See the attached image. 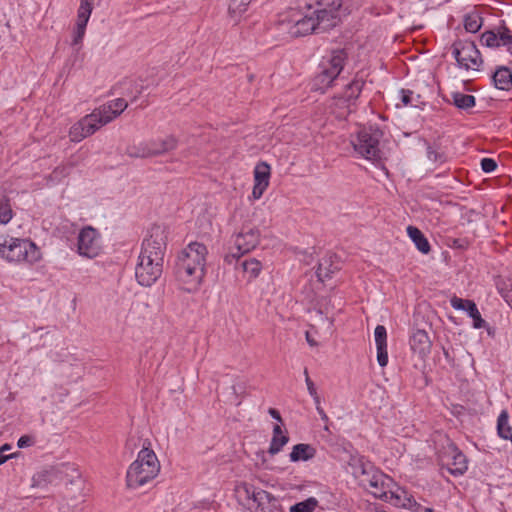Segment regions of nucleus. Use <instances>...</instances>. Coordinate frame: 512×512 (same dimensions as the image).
Returning <instances> with one entry per match:
<instances>
[{
  "instance_id": "obj_1",
  "label": "nucleus",
  "mask_w": 512,
  "mask_h": 512,
  "mask_svg": "<svg viewBox=\"0 0 512 512\" xmlns=\"http://www.w3.org/2000/svg\"><path fill=\"white\" fill-rule=\"evenodd\" d=\"M208 249L200 242H191L178 254L175 277L179 288L187 293H196L206 276Z\"/></svg>"
},
{
  "instance_id": "obj_2",
  "label": "nucleus",
  "mask_w": 512,
  "mask_h": 512,
  "mask_svg": "<svg viewBox=\"0 0 512 512\" xmlns=\"http://www.w3.org/2000/svg\"><path fill=\"white\" fill-rule=\"evenodd\" d=\"M166 250L165 231L160 226L152 227L144 239L135 267V277L141 286L153 285L162 275Z\"/></svg>"
},
{
  "instance_id": "obj_3",
  "label": "nucleus",
  "mask_w": 512,
  "mask_h": 512,
  "mask_svg": "<svg viewBox=\"0 0 512 512\" xmlns=\"http://www.w3.org/2000/svg\"><path fill=\"white\" fill-rule=\"evenodd\" d=\"M127 107L128 102L124 98H115L96 107L70 127V140L75 143L81 142L119 117Z\"/></svg>"
},
{
  "instance_id": "obj_4",
  "label": "nucleus",
  "mask_w": 512,
  "mask_h": 512,
  "mask_svg": "<svg viewBox=\"0 0 512 512\" xmlns=\"http://www.w3.org/2000/svg\"><path fill=\"white\" fill-rule=\"evenodd\" d=\"M145 441L136 459L128 466L126 471V486L130 490H138L154 481L161 471L160 461Z\"/></svg>"
},
{
  "instance_id": "obj_5",
  "label": "nucleus",
  "mask_w": 512,
  "mask_h": 512,
  "mask_svg": "<svg viewBox=\"0 0 512 512\" xmlns=\"http://www.w3.org/2000/svg\"><path fill=\"white\" fill-rule=\"evenodd\" d=\"M0 258L8 263L32 265L41 260V252L29 239L0 237Z\"/></svg>"
},
{
  "instance_id": "obj_6",
  "label": "nucleus",
  "mask_w": 512,
  "mask_h": 512,
  "mask_svg": "<svg viewBox=\"0 0 512 512\" xmlns=\"http://www.w3.org/2000/svg\"><path fill=\"white\" fill-rule=\"evenodd\" d=\"M278 24L291 37H301L317 30L321 31V25L308 5L305 11L291 8L282 13L279 16Z\"/></svg>"
},
{
  "instance_id": "obj_7",
  "label": "nucleus",
  "mask_w": 512,
  "mask_h": 512,
  "mask_svg": "<svg viewBox=\"0 0 512 512\" xmlns=\"http://www.w3.org/2000/svg\"><path fill=\"white\" fill-rule=\"evenodd\" d=\"M361 484L374 497L396 506L403 505L405 492L396 485L391 477L382 472L375 469L370 476L361 479Z\"/></svg>"
},
{
  "instance_id": "obj_8",
  "label": "nucleus",
  "mask_w": 512,
  "mask_h": 512,
  "mask_svg": "<svg viewBox=\"0 0 512 512\" xmlns=\"http://www.w3.org/2000/svg\"><path fill=\"white\" fill-rule=\"evenodd\" d=\"M347 60L344 50H334L326 57H323L319 71L313 79L312 89L324 92L331 87L335 79L340 75Z\"/></svg>"
},
{
  "instance_id": "obj_9",
  "label": "nucleus",
  "mask_w": 512,
  "mask_h": 512,
  "mask_svg": "<svg viewBox=\"0 0 512 512\" xmlns=\"http://www.w3.org/2000/svg\"><path fill=\"white\" fill-rule=\"evenodd\" d=\"M351 145L354 151L362 158L378 163L382 160L380 149V134L377 131L361 129L355 135L351 136Z\"/></svg>"
},
{
  "instance_id": "obj_10",
  "label": "nucleus",
  "mask_w": 512,
  "mask_h": 512,
  "mask_svg": "<svg viewBox=\"0 0 512 512\" xmlns=\"http://www.w3.org/2000/svg\"><path fill=\"white\" fill-rule=\"evenodd\" d=\"M260 236V230L256 226H243L241 231L234 236V247L237 251L229 253L225 260L232 263L233 260L254 250L260 243Z\"/></svg>"
},
{
  "instance_id": "obj_11",
  "label": "nucleus",
  "mask_w": 512,
  "mask_h": 512,
  "mask_svg": "<svg viewBox=\"0 0 512 512\" xmlns=\"http://www.w3.org/2000/svg\"><path fill=\"white\" fill-rule=\"evenodd\" d=\"M76 247L81 257L96 258L102 251L100 232L90 225L83 227L78 233Z\"/></svg>"
},
{
  "instance_id": "obj_12",
  "label": "nucleus",
  "mask_w": 512,
  "mask_h": 512,
  "mask_svg": "<svg viewBox=\"0 0 512 512\" xmlns=\"http://www.w3.org/2000/svg\"><path fill=\"white\" fill-rule=\"evenodd\" d=\"M177 144L178 141L174 136L167 135L141 142L130 154L141 158L157 156L174 150Z\"/></svg>"
},
{
  "instance_id": "obj_13",
  "label": "nucleus",
  "mask_w": 512,
  "mask_h": 512,
  "mask_svg": "<svg viewBox=\"0 0 512 512\" xmlns=\"http://www.w3.org/2000/svg\"><path fill=\"white\" fill-rule=\"evenodd\" d=\"M453 55L458 65L466 70L478 71L483 63L480 52L472 41H456L453 44Z\"/></svg>"
},
{
  "instance_id": "obj_14",
  "label": "nucleus",
  "mask_w": 512,
  "mask_h": 512,
  "mask_svg": "<svg viewBox=\"0 0 512 512\" xmlns=\"http://www.w3.org/2000/svg\"><path fill=\"white\" fill-rule=\"evenodd\" d=\"M308 6L321 25V31H325L335 26L342 0H316Z\"/></svg>"
},
{
  "instance_id": "obj_15",
  "label": "nucleus",
  "mask_w": 512,
  "mask_h": 512,
  "mask_svg": "<svg viewBox=\"0 0 512 512\" xmlns=\"http://www.w3.org/2000/svg\"><path fill=\"white\" fill-rule=\"evenodd\" d=\"M238 492L244 493L248 500H252L258 512H281L279 501L265 490L244 483L239 486Z\"/></svg>"
},
{
  "instance_id": "obj_16",
  "label": "nucleus",
  "mask_w": 512,
  "mask_h": 512,
  "mask_svg": "<svg viewBox=\"0 0 512 512\" xmlns=\"http://www.w3.org/2000/svg\"><path fill=\"white\" fill-rule=\"evenodd\" d=\"M271 167L266 162H259L253 170V188L249 200H259L270 184Z\"/></svg>"
},
{
  "instance_id": "obj_17",
  "label": "nucleus",
  "mask_w": 512,
  "mask_h": 512,
  "mask_svg": "<svg viewBox=\"0 0 512 512\" xmlns=\"http://www.w3.org/2000/svg\"><path fill=\"white\" fill-rule=\"evenodd\" d=\"M481 42L487 47H507L512 54V34L506 27H499L497 31H486L481 36Z\"/></svg>"
},
{
  "instance_id": "obj_18",
  "label": "nucleus",
  "mask_w": 512,
  "mask_h": 512,
  "mask_svg": "<svg viewBox=\"0 0 512 512\" xmlns=\"http://www.w3.org/2000/svg\"><path fill=\"white\" fill-rule=\"evenodd\" d=\"M348 465L351 468L354 477L358 478L360 481L361 479L370 476V474L375 470L373 464L364 456L359 454L351 455Z\"/></svg>"
},
{
  "instance_id": "obj_19",
  "label": "nucleus",
  "mask_w": 512,
  "mask_h": 512,
  "mask_svg": "<svg viewBox=\"0 0 512 512\" xmlns=\"http://www.w3.org/2000/svg\"><path fill=\"white\" fill-rule=\"evenodd\" d=\"M374 340L377 349V362L381 367L388 364L387 330L383 325H377L374 330Z\"/></svg>"
},
{
  "instance_id": "obj_20",
  "label": "nucleus",
  "mask_w": 512,
  "mask_h": 512,
  "mask_svg": "<svg viewBox=\"0 0 512 512\" xmlns=\"http://www.w3.org/2000/svg\"><path fill=\"white\" fill-rule=\"evenodd\" d=\"M410 347L419 357H426L431 350V341L425 330H416L410 337Z\"/></svg>"
},
{
  "instance_id": "obj_21",
  "label": "nucleus",
  "mask_w": 512,
  "mask_h": 512,
  "mask_svg": "<svg viewBox=\"0 0 512 512\" xmlns=\"http://www.w3.org/2000/svg\"><path fill=\"white\" fill-rule=\"evenodd\" d=\"M315 455L316 449L312 445L299 443L292 447L289 459L291 462L308 461L314 458Z\"/></svg>"
},
{
  "instance_id": "obj_22",
  "label": "nucleus",
  "mask_w": 512,
  "mask_h": 512,
  "mask_svg": "<svg viewBox=\"0 0 512 512\" xmlns=\"http://www.w3.org/2000/svg\"><path fill=\"white\" fill-rule=\"evenodd\" d=\"M407 234L412 242L415 244L416 248L423 254H428L431 250V246L428 242V239L422 233L420 229L415 226L407 227Z\"/></svg>"
},
{
  "instance_id": "obj_23",
  "label": "nucleus",
  "mask_w": 512,
  "mask_h": 512,
  "mask_svg": "<svg viewBox=\"0 0 512 512\" xmlns=\"http://www.w3.org/2000/svg\"><path fill=\"white\" fill-rule=\"evenodd\" d=\"M240 268L248 281L256 279L262 272L263 265L256 258H247L240 262Z\"/></svg>"
},
{
  "instance_id": "obj_24",
  "label": "nucleus",
  "mask_w": 512,
  "mask_h": 512,
  "mask_svg": "<svg viewBox=\"0 0 512 512\" xmlns=\"http://www.w3.org/2000/svg\"><path fill=\"white\" fill-rule=\"evenodd\" d=\"M289 437L282 430L280 425H275L273 428V436L269 446V454L275 455L279 453L282 448L288 443Z\"/></svg>"
},
{
  "instance_id": "obj_25",
  "label": "nucleus",
  "mask_w": 512,
  "mask_h": 512,
  "mask_svg": "<svg viewBox=\"0 0 512 512\" xmlns=\"http://www.w3.org/2000/svg\"><path fill=\"white\" fill-rule=\"evenodd\" d=\"M493 82L497 89L508 91L512 87V72L507 67H499L494 75Z\"/></svg>"
},
{
  "instance_id": "obj_26",
  "label": "nucleus",
  "mask_w": 512,
  "mask_h": 512,
  "mask_svg": "<svg viewBox=\"0 0 512 512\" xmlns=\"http://www.w3.org/2000/svg\"><path fill=\"white\" fill-rule=\"evenodd\" d=\"M448 465V469L453 475H462L468 469L466 456L456 448L452 451V461Z\"/></svg>"
},
{
  "instance_id": "obj_27",
  "label": "nucleus",
  "mask_w": 512,
  "mask_h": 512,
  "mask_svg": "<svg viewBox=\"0 0 512 512\" xmlns=\"http://www.w3.org/2000/svg\"><path fill=\"white\" fill-rule=\"evenodd\" d=\"M338 269L339 267L333 263L332 256L325 257L319 262L316 271L317 277L320 281L324 282L326 279H329Z\"/></svg>"
},
{
  "instance_id": "obj_28",
  "label": "nucleus",
  "mask_w": 512,
  "mask_h": 512,
  "mask_svg": "<svg viewBox=\"0 0 512 512\" xmlns=\"http://www.w3.org/2000/svg\"><path fill=\"white\" fill-rule=\"evenodd\" d=\"M497 432L502 439L510 440L512 438V428L509 424V415L506 410H503L498 416Z\"/></svg>"
},
{
  "instance_id": "obj_29",
  "label": "nucleus",
  "mask_w": 512,
  "mask_h": 512,
  "mask_svg": "<svg viewBox=\"0 0 512 512\" xmlns=\"http://www.w3.org/2000/svg\"><path fill=\"white\" fill-rule=\"evenodd\" d=\"M453 104L462 110H468L475 106L476 100L473 95L464 94L461 92H453L451 94Z\"/></svg>"
},
{
  "instance_id": "obj_30",
  "label": "nucleus",
  "mask_w": 512,
  "mask_h": 512,
  "mask_svg": "<svg viewBox=\"0 0 512 512\" xmlns=\"http://www.w3.org/2000/svg\"><path fill=\"white\" fill-rule=\"evenodd\" d=\"M93 3L87 0H80V5L77 10L76 23L88 24L90 16L93 11Z\"/></svg>"
},
{
  "instance_id": "obj_31",
  "label": "nucleus",
  "mask_w": 512,
  "mask_h": 512,
  "mask_svg": "<svg viewBox=\"0 0 512 512\" xmlns=\"http://www.w3.org/2000/svg\"><path fill=\"white\" fill-rule=\"evenodd\" d=\"M318 505V501L314 497H310L304 501L292 505L289 509L290 512H313Z\"/></svg>"
},
{
  "instance_id": "obj_32",
  "label": "nucleus",
  "mask_w": 512,
  "mask_h": 512,
  "mask_svg": "<svg viewBox=\"0 0 512 512\" xmlns=\"http://www.w3.org/2000/svg\"><path fill=\"white\" fill-rule=\"evenodd\" d=\"M482 26V19L477 13L466 15L464 19V28L469 33H476Z\"/></svg>"
},
{
  "instance_id": "obj_33",
  "label": "nucleus",
  "mask_w": 512,
  "mask_h": 512,
  "mask_svg": "<svg viewBox=\"0 0 512 512\" xmlns=\"http://www.w3.org/2000/svg\"><path fill=\"white\" fill-rule=\"evenodd\" d=\"M13 210L7 198L0 199V225L8 224L13 218Z\"/></svg>"
},
{
  "instance_id": "obj_34",
  "label": "nucleus",
  "mask_w": 512,
  "mask_h": 512,
  "mask_svg": "<svg viewBox=\"0 0 512 512\" xmlns=\"http://www.w3.org/2000/svg\"><path fill=\"white\" fill-rule=\"evenodd\" d=\"M252 0H230L228 12L231 15H241L248 10Z\"/></svg>"
},
{
  "instance_id": "obj_35",
  "label": "nucleus",
  "mask_w": 512,
  "mask_h": 512,
  "mask_svg": "<svg viewBox=\"0 0 512 512\" xmlns=\"http://www.w3.org/2000/svg\"><path fill=\"white\" fill-rule=\"evenodd\" d=\"M363 86H364V81L363 80H361V79H354L347 86V89H346V92H345L346 97L348 99L357 98L360 95Z\"/></svg>"
},
{
  "instance_id": "obj_36",
  "label": "nucleus",
  "mask_w": 512,
  "mask_h": 512,
  "mask_svg": "<svg viewBox=\"0 0 512 512\" xmlns=\"http://www.w3.org/2000/svg\"><path fill=\"white\" fill-rule=\"evenodd\" d=\"M450 304L455 310H462L466 311L467 313L470 311V306L475 305L472 300L462 299L457 296H453L450 299Z\"/></svg>"
},
{
  "instance_id": "obj_37",
  "label": "nucleus",
  "mask_w": 512,
  "mask_h": 512,
  "mask_svg": "<svg viewBox=\"0 0 512 512\" xmlns=\"http://www.w3.org/2000/svg\"><path fill=\"white\" fill-rule=\"evenodd\" d=\"M468 315L473 320V328L480 329L486 326V321L482 318L476 304L470 306V311L468 312Z\"/></svg>"
},
{
  "instance_id": "obj_38",
  "label": "nucleus",
  "mask_w": 512,
  "mask_h": 512,
  "mask_svg": "<svg viewBox=\"0 0 512 512\" xmlns=\"http://www.w3.org/2000/svg\"><path fill=\"white\" fill-rule=\"evenodd\" d=\"M86 24L75 23L73 31L72 45H80L86 33Z\"/></svg>"
},
{
  "instance_id": "obj_39",
  "label": "nucleus",
  "mask_w": 512,
  "mask_h": 512,
  "mask_svg": "<svg viewBox=\"0 0 512 512\" xmlns=\"http://www.w3.org/2000/svg\"><path fill=\"white\" fill-rule=\"evenodd\" d=\"M398 97L401 100L402 106H417L414 101V93L411 90L401 89L398 92Z\"/></svg>"
},
{
  "instance_id": "obj_40",
  "label": "nucleus",
  "mask_w": 512,
  "mask_h": 512,
  "mask_svg": "<svg viewBox=\"0 0 512 512\" xmlns=\"http://www.w3.org/2000/svg\"><path fill=\"white\" fill-rule=\"evenodd\" d=\"M304 374H305V382L307 385L308 392L313 397L314 401L318 404L320 402L319 396H318V393H317L314 383L312 382V380L310 379V377L308 375L307 369H305Z\"/></svg>"
},
{
  "instance_id": "obj_41",
  "label": "nucleus",
  "mask_w": 512,
  "mask_h": 512,
  "mask_svg": "<svg viewBox=\"0 0 512 512\" xmlns=\"http://www.w3.org/2000/svg\"><path fill=\"white\" fill-rule=\"evenodd\" d=\"M480 165H481L482 170L485 173H491V172L495 171L497 168V163L492 158H483L481 160Z\"/></svg>"
},
{
  "instance_id": "obj_42",
  "label": "nucleus",
  "mask_w": 512,
  "mask_h": 512,
  "mask_svg": "<svg viewBox=\"0 0 512 512\" xmlns=\"http://www.w3.org/2000/svg\"><path fill=\"white\" fill-rule=\"evenodd\" d=\"M35 444V439L31 435H23L17 441V446L20 449L31 447Z\"/></svg>"
},
{
  "instance_id": "obj_43",
  "label": "nucleus",
  "mask_w": 512,
  "mask_h": 512,
  "mask_svg": "<svg viewBox=\"0 0 512 512\" xmlns=\"http://www.w3.org/2000/svg\"><path fill=\"white\" fill-rule=\"evenodd\" d=\"M18 457V453H11L9 455H4V453L0 452V465L4 464L6 461Z\"/></svg>"
},
{
  "instance_id": "obj_44",
  "label": "nucleus",
  "mask_w": 512,
  "mask_h": 512,
  "mask_svg": "<svg viewBox=\"0 0 512 512\" xmlns=\"http://www.w3.org/2000/svg\"><path fill=\"white\" fill-rule=\"evenodd\" d=\"M269 414H270L274 419H276L277 421H279V422H281V421H282V418H281V416H280L279 412H278L276 409H274V408H270V409H269Z\"/></svg>"
},
{
  "instance_id": "obj_45",
  "label": "nucleus",
  "mask_w": 512,
  "mask_h": 512,
  "mask_svg": "<svg viewBox=\"0 0 512 512\" xmlns=\"http://www.w3.org/2000/svg\"><path fill=\"white\" fill-rule=\"evenodd\" d=\"M306 340L311 347H315L318 345L317 341L311 337L309 332H306Z\"/></svg>"
},
{
  "instance_id": "obj_46",
  "label": "nucleus",
  "mask_w": 512,
  "mask_h": 512,
  "mask_svg": "<svg viewBox=\"0 0 512 512\" xmlns=\"http://www.w3.org/2000/svg\"><path fill=\"white\" fill-rule=\"evenodd\" d=\"M11 449H12V445L9 443H5L2 446H0V452H2V453L9 451Z\"/></svg>"
}]
</instances>
